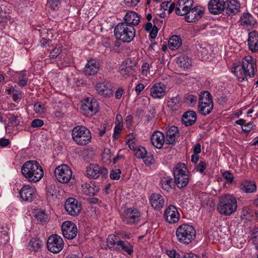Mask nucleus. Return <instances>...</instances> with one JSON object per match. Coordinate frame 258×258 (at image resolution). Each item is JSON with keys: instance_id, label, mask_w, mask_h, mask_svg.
<instances>
[{"instance_id": "obj_1", "label": "nucleus", "mask_w": 258, "mask_h": 258, "mask_svg": "<svg viewBox=\"0 0 258 258\" xmlns=\"http://www.w3.org/2000/svg\"><path fill=\"white\" fill-rule=\"evenodd\" d=\"M255 63L252 57L246 56L243 58L241 64H234L232 72L234 73L239 82L247 80V77L250 78L255 76L254 69Z\"/></svg>"}, {"instance_id": "obj_2", "label": "nucleus", "mask_w": 258, "mask_h": 258, "mask_svg": "<svg viewBox=\"0 0 258 258\" xmlns=\"http://www.w3.org/2000/svg\"><path fill=\"white\" fill-rule=\"evenodd\" d=\"M21 172L30 182H38L43 176V169L35 160H29L24 163L21 168Z\"/></svg>"}, {"instance_id": "obj_3", "label": "nucleus", "mask_w": 258, "mask_h": 258, "mask_svg": "<svg viewBox=\"0 0 258 258\" xmlns=\"http://www.w3.org/2000/svg\"><path fill=\"white\" fill-rule=\"evenodd\" d=\"M114 34L117 40L130 43L136 36V29L132 25L120 22L114 27Z\"/></svg>"}, {"instance_id": "obj_4", "label": "nucleus", "mask_w": 258, "mask_h": 258, "mask_svg": "<svg viewBox=\"0 0 258 258\" xmlns=\"http://www.w3.org/2000/svg\"><path fill=\"white\" fill-rule=\"evenodd\" d=\"M176 236L180 243L187 245L195 239L196 231L191 225L183 224L176 229Z\"/></svg>"}, {"instance_id": "obj_5", "label": "nucleus", "mask_w": 258, "mask_h": 258, "mask_svg": "<svg viewBox=\"0 0 258 258\" xmlns=\"http://www.w3.org/2000/svg\"><path fill=\"white\" fill-rule=\"evenodd\" d=\"M73 140L78 145L85 146L91 142L92 135L90 131L84 125H77L72 131Z\"/></svg>"}, {"instance_id": "obj_6", "label": "nucleus", "mask_w": 258, "mask_h": 258, "mask_svg": "<svg viewBox=\"0 0 258 258\" xmlns=\"http://www.w3.org/2000/svg\"><path fill=\"white\" fill-rule=\"evenodd\" d=\"M237 209L236 199L231 195H225L221 197L217 205V209L222 215H230Z\"/></svg>"}, {"instance_id": "obj_7", "label": "nucleus", "mask_w": 258, "mask_h": 258, "mask_svg": "<svg viewBox=\"0 0 258 258\" xmlns=\"http://www.w3.org/2000/svg\"><path fill=\"white\" fill-rule=\"evenodd\" d=\"M184 167L185 164L180 163L174 168V182L180 189L185 187L189 182L188 176L183 169Z\"/></svg>"}, {"instance_id": "obj_8", "label": "nucleus", "mask_w": 258, "mask_h": 258, "mask_svg": "<svg viewBox=\"0 0 258 258\" xmlns=\"http://www.w3.org/2000/svg\"><path fill=\"white\" fill-rule=\"evenodd\" d=\"M54 176L57 181L61 183H67L72 177V171L67 164H61L55 168Z\"/></svg>"}, {"instance_id": "obj_9", "label": "nucleus", "mask_w": 258, "mask_h": 258, "mask_svg": "<svg viewBox=\"0 0 258 258\" xmlns=\"http://www.w3.org/2000/svg\"><path fill=\"white\" fill-rule=\"evenodd\" d=\"M81 111L87 116L91 117L98 111V104L95 99L87 98L81 102Z\"/></svg>"}, {"instance_id": "obj_10", "label": "nucleus", "mask_w": 258, "mask_h": 258, "mask_svg": "<svg viewBox=\"0 0 258 258\" xmlns=\"http://www.w3.org/2000/svg\"><path fill=\"white\" fill-rule=\"evenodd\" d=\"M121 218L122 221L126 224H137L140 221L141 213L138 209L128 208L123 211Z\"/></svg>"}, {"instance_id": "obj_11", "label": "nucleus", "mask_w": 258, "mask_h": 258, "mask_svg": "<svg viewBox=\"0 0 258 258\" xmlns=\"http://www.w3.org/2000/svg\"><path fill=\"white\" fill-rule=\"evenodd\" d=\"M63 247V241L62 238L57 235L50 236L47 242V247L50 252L57 253L60 252Z\"/></svg>"}, {"instance_id": "obj_12", "label": "nucleus", "mask_w": 258, "mask_h": 258, "mask_svg": "<svg viewBox=\"0 0 258 258\" xmlns=\"http://www.w3.org/2000/svg\"><path fill=\"white\" fill-rule=\"evenodd\" d=\"M137 63L136 60L134 58H128L123 61L120 67L119 72L121 75L125 78L134 75Z\"/></svg>"}, {"instance_id": "obj_13", "label": "nucleus", "mask_w": 258, "mask_h": 258, "mask_svg": "<svg viewBox=\"0 0 258 258\" xmlns=\"http://www.w3.org/2000/svg\"><path fill=\"white\" fill-rule=\"evenodd\" d=\"M108 173L106 168L96 164H90L86 168V175L92 179H97L100 176H104Z\"/></svg>"}, {"instance_id": "obj_14", "label": "nucleus", "mask_w": 258, "mask_h": 258, "mask_svg": "<svg viewBox=\"0 0 258 258\" xmlns=\"http://www.w3.org/2000/svg\"><path fill=\"white\" fill-rule=\"evenodd\" d=\"M64 208L68 214L75 216L80 213L82 205L77 200L70 198L66 201Z\"/></svg>"}, {"instance_id": "obj_15", "label": "nucleus", "mask_w": 258, "mask_h": 258, "mask_svg": "<svg viewBox=\"0 0 258 258\" xmlns=\"http://www.w3.org/2000/svg\"><path fill=\"white\" fill-rule=\"evenodd\" d=\"M61 230L63 236L68 239H73L78 233L76 224L70 221H66L62 224Z\"/></svg>"}, {"instance_id": "obj_16", "label": "nucleus", "mask_w": 258, "mask_h": 258, "mask_svg": "<svg viewBox=\"0 0 258 258\" xmlns=\"http://www.w3.org/2000/svg\"><path fill=\"white\" fill-rule=\"evenodd\" d=\"M164 217L166 222L170 224H174L179 221L180 214L177 208L170 205L165 210Z\"/></svg>"}, {"instance_id": "obj_17", "label": "nucleus", "mask_w": 258, "mask_h": 258, "mask_svg": "<svg viewBox=\"0 0 258 258\" xmlns=\"http://www.w3.org/2000/svg\"><path fill=\"white\" fill-rule=\"evenodd\" d=\"M204 13V9L202 7L196 6L190 9L186 14L185 19L187 22H196L201 19Z\"/></svg>"}, {"instance_id": "obj_18", "label": "nucleus", "mask_w": 258, "mask_h": 258, "mask_svg": "<svg viewBox=\"0 0 258 258\" xmlns=\"http://www.w3.org/2000/svg\"><path fill=\"white\" fill-rule=\"evenodd\" d=\"M194 0H178L175 8L176 14L179 16H184L191 9Z\"/></svg>"}, {"instance_id": "obj_19", "label": "nucleus", "mask_w": 258, "mask_h": 258, "mask_svg": "<svg viewBox=\"0 0 258 258\" xmlns=\"http://www.w3.org/2000/svg\"><path fill=\"white\" fill-rule=\"evenodd\" d=\"M19 194L23 201L31 202L35 197V189L32 186L24 185L20 190Z\"/></svg>"}, {"instance_id": "obj_20", "label": "nucleus", "mask_w": 258, "mask_h": 258, "mask_svg": "<svg viewBox=\"0 0 258 258\" xmlns=\"http://www.w3.org/2000/svg\"><path fill=\"white\" fill-rule=\"evenodd\" d=\"M112 89V84L109 82L99 83L96 86L98 93L104 97H110L113 95Z\"/></svg>"}, {"instance_id": "obj_21", "label": "nucleus", "mask_w": 258, "mask_h": 258, "mask_svg": "<svg viewBox=\"0 0 258 258\" xmlns=\"http://www.w3.org/2000/svg\"><path fill=\"white\" fill-rule=\"evenodd\" d=\"M224 0H210L208 4V9L210 13L218 15L224 10Z\"/></svg>"}, {"instance_id": "obj_22", "label": "nucleus", "mask_w": 258, "mask_h": 258, "mask_svg": "<svg viewBox=\"0 0 258 258\" xmlns=\"http://www.w3.org/2000/svg\"><path fill=\"white\" fill-rule=\"evenodd\" d=\"M239 8L240 4L237 0H227L225 2L224 12L228 16L236 14Z\"/></svg>"}, {"instance_id": "obj_23", "label": "nucleus", "mask_w": 258, "mask_h": 258, "mask_svg": "<svg viewBox=\"0 0 258 258\" xmlns=\"http://www.w3.org/2000/svg\"><path fill=\"white\" fill-rule=\"evenodd\" d=\"M166 89V86L164 84L156 83L150 89V95L155 99L161 98L165 95Z\"/></svg>"}, {"instance_id": "obj_24", "label": "nucleus", "mask_w": 258, "mask_h": 258, "mask_svg": "<svg viewBox=\"0 0 258 258\" xmlns=\"http://www.w3.org/2000/svg\"><path fill=\"white\" fill-rule=\"evenodd\" d=\"M100 69L99 62L95 59H90L86 64L84 73L85 76H90L96 75Z\"/></svg>"}, {"instance_id": "obj_25", "label": "nucleus", "mask_w": 258, "mask_h": 258, "mask_svg": "<svg viewBox=\"0 0 258 258\" xmlns=\"http://www.w3.org/2000/svg\"><path fill=\"white\" fill-rule=\"evenodd\" d=\"M151 142L155 148L160 149L162 148L164 143H166L165 136L160 131H155L151 136Z\"/></svg>"}, {"instance_id": "obj_26", "label": "nucleus", "mask_w": 258, "mask_h": 258, "mask_svg": "<svg viewBox=\"0 0 258 258\" xmlns=\"http://www.w3.org/2000/svg\"><path fill=\"white\" fill-rule=\"evenodd\" d=\"M179 137V131L177 127L175 126H171L167 131L165 139L166 144L167 145H174L176 140Z\"/></svg>"}, {"instance_id": "obj_27", "label": "nucleus", "mask_w": 258, "mask_h": 258, "mask_svg": "<svg viewBox=\"0 0 258 258\" xmlns=\"http://www.w3.org/2000/svg\"><path fill=\"white\" fill-rule=\"evenodd\" d=\"M150 203L155 210H160L164 207L165 200L162 195L153 193L150 197Z\"/></svg>"}, {"instance_id": "obj_28", "label": "nucleus", "mask_w": 258, "mask_h": 258, "mask_svg": "<svg viewBox=\"0 0 258 258\" xmlns=\"http://www.w3.org/2000/svg\"><path fill=\"white\" fill-rule=\"evenodd\" d=\"M140 16L136 13L133 11L127 12L123 17L124 22L122 23H126L128 25L137 26L140 22Z\"/></svg>"}, {"instance_id": "obj_29", "label": "nucleus", "mask_w": 258, "mask_h": 258, "mask_svg": "<svg viewBox=\"0 0 258 258\" xmlns=\"http://www.w3.org/2000/svg\"><path fill=\"white\" fill-rule=\"evenodd\" d=\"M248 47L252 52L258 51V32L253 31L249 33L248 39Z\"/></svg>"}, {"instance_id": "obj_30", "label": "nucleus", "mask_w": 258, "mask_h": 258, "mask_svg": "<svg viewBox=\"0 0 258 258\" xmlns=\"http://www.w3.org/2000/svg\"><path fill=\"white\" fill-rule=\"evenodd\" d=\"M182 122L186 126L194 124L197 120V115L194 111H188L184 112L182 116Z\"/></svg>"}, {"instance_id": "obj_31", "label": "nucleus", "mask_w": 258, "mask_h": 258, "mask_svg": "<svg viewBox=\"0 0 258 258\" xmlns=\"http://www.w3.org/2000/svg\"><path fill=\"white\" fill-rule=\"evenodd\" d=\"M239 188L245 193H253L256 191V185L253 181L245 180L240 183Z\"/></svg>"}, {"instance_id": "obj_32", "label": "nucleus", "mask_w": 258, "mask_h": 258, "mask_svg": "<svg viewBox=\"0 0 258 258\" xmlns=\"http://www.w3.org/2000/svg\"><path fill=\"white\" fill-rule=\"evenodd\" d=\"M82 192L86 195L93 196L98 191V188L91 183H85L82 185Z\"/></svg>"}, {"instance_id": "obj_33", "label": "nucleus", "mask_w": 258, "mask_h": 258, "mask_svg": "<svg viewBox=\"0 0 258 258\" xmlns=\"http://www.w3.org/2000/svg\"><path fill=\"white\" fill-rule=\"evenodd\" d=\"M181 105V97L179 95L172 97L167 101V106L172 110H177Z\"/></svg>"}, {"instance_id": "obj_34", "label": "nucleus", "mask_w": 258, "mask_h": 258, "mask_svg": "<svg viewBox=\"0 0 258 258\" xmlns=\"http://www.w3.org/2000/svg\"><path fill=\"white\" fill-rule=\"evenodd\" d=\"M181 39L178 35H173L169 39V47L172 50L177 49L181 45Z\"/></svg>"}, {"instance_id": "obj_35", "label": "nucleus", "mask_w": 258, "mask_h": 258, "mask_svg": "<svg viewBox=\"0 0 258 258\" xmlns=\"http://www.w3.org/2000/svg\"><path fill=\"white\" fill-rule=\"evenodd\" d=\"M176 62L178 66L183 69H187L191 65V59L185 55L179 56Z\"/></svg>"}, {"instance_id": "obj_36", "label": "nucleus", "mask_w": 258, "mask_h": 258, "mask_svg": "<svg viewBox=\"0 0 258 258\" xmlns=\"http://www.w3.org/2000/svg\"><path fill=\"white\" fill-rule=\"evenodd\" d=\"M118 237L113 234L109 235L106 240L107 246L111 249H119L118 244Z\"/></svg>"}, {"instance_id": "obj_37", "label": "nucleus", "mask_w": 258, "mask_h": 258, "mask_svg": "<svg viewBox=\"0 0 258 258\" xmlns=\"http://www.w3.org/2000/svg\"><path fill=\"white\" fill-rule=\"evenodd\" d=\"M239 22L242 26H251L255 23L252 16L249 13L243 14L241 17Z\"/></svg>"}, {"instance_id": "obj_38", "label": "nucleus", "mask_w": 258, "mask_h": 258, "mask_svg": "<svg viewBox=\"0 0 258 258\" xmlns=\"http://www.w3.org/2000/svg\"><path fill=\"white\" fill-rule=\"evenodd\" d=\"M213 109V103H206L205 104H199V112L203 115L210 114Z\"/></svg>"}, {"instance_id": "obj_39", "label": "nucleus", "mask_w": 258, "mask_h": 258, "mask_svg": "<svg viewBox=\"0 0 258 258\" xmlns=\"http://www.w3.org/2000/svg\"><path fill=\"white\" fill-rule=\"evenodd\" d=\"M173 179L170 177H163L160 182L161 187L165 191H169L172 188Z\"/></svg>"}, {"instance_id": "obj_40", "label": "nucleus", "mask_w": 258, "mask_h": 258, "mask_svg": "<svg viewBox=\"0 0 258 258\" xmlns=\"http://www.w3.org/2000/svg\"><path fill=\"white\" fill-rule=\"evenodd\" d=\"M118 247L119 249H121L125 251L128 254H132L133 252V246L127 241H118Z\"/></svg>"}, {"instance_id": "obj_41", "label": "nucleus", "mask_w": 258, "mask_h": 258, "mask_svg": "<svg viewBox=\"0 0 258 258\" xmlns=\"http://www.w3.org/2000/svg\"><path fill=\"white\" fill-rule=\"evenodd\" d=\"M213 102L212 96L208 91H204L201 93L199 97V104H205L206 103Z\"/></svg>"}, {"instance_id": "obj_42", "label": "nucleus", "mask_w": 258, "mask_h": 258, "mask_svg": "<svg viewBox=\"0 0 258 258\" xmlns=\"http://www.w3.org/2000/svg\"><path fill=\"white\" fill-rule=\"evenodd\" d=\"M7 118L8 119V123L5 126V128L6 130H7V128L9 126H17L19 123V121L18 119V117L14 115L13 114H8L7 115Z\"/></svg>"}, {"instance_id": "obj_43", "label": "nucleus", "mask_w": 258, "mask_h": 258, "mask_svg": "<svg viewBox=\"0 0 258 258\" xmlns=\"http://www.w3.org/2000/svg\"><path fill=\"white\" fill-rule=\"evenodd\" d=\"M34 216L37 220L41 223H45L48 218L47 214L42 210L36 211Z\"/></svg>"}, {"instance_id": "obj_44", "label": "nucleus", "mask_w": 258, "mask_h": 258, "mask_svg": "<svg viewBox=\"0 0 258 258\" xmlns=\"http://www.w3.org/2000/svg\"><path fill=\"white\" fill-rule=\"evenodd\" d=\"M251 241L256 249H258V228H255L251 231Z\"/></svg>"}, {"instance_id": "obj_45", "label": "nucleus", "mask_w": 258, "mask_h": 258, "mask_svg": "<svg viewBox=\"0 0 258 258\" xmlns=\"http://www.w3.org/2000/svg\"><path fill=\"white\" fill-rule=\"evenodd\" d=\"M135 155L138 158L143 159L145 157V156L147 155V151L145 148L143 147H139L138 149H136Z\"/></svg>"}, {"instance_id": "obj_46", "label": "nucleus", "mask_w": 258, "mask_h": 258, "mask_svg": "<svg viewBox=\"0 0 258 258\" xmlns=\"http://www.w3.org/2000/svg\"><path fill=\"white\" fill-rule=\"evenodd\" d=\"M61 0H48L47 4L51 9L57 10L59 8Z\"/></svg>"}, {"instance_id": "obj_47", "label": "nucleus", "mask_w": 258, "mask_h": 258, "mask_svg": "<svg viewBox=\"0 0 258 258\" xmlns=\"http://www.w3.org/2000/svg\"><path fill=\"white\" fill-rule=\"evenodd\" d=\"M29 245L32 247L33 250L37 251L41 245V242L37 239H32L29 242Z\"/></svg>"}, {"instance_id": "obj_48", "label": "nucleus", "mask_w": 258, "mask_h": 258, "mask_svg": "<svg viewBox=\"0 0 258 258\" xmlns=\"http://www.w3.org/2000/svg\"><path fill=\"white\" fill-rule=\"evenodd\" d=\"M83 155L85 160L88 161L92 159L95 156L94 151L90 149H86L84 150L83 151Z\"/></svg>"}, {"instance_id": "obj_49", "label": "nucleus", "mask_w": 258, "mask_h": 258, "mask_svg": "<svg viewBox=\"0 0 258 258\" xmlns=\"http://www.w3.org/2000/svg\"><path fill=\"white\" fill-rule=\"evenodd\" d=\"M61 52V46H56L49 53L50 58H56Z\"/></svg>"}, {"instance_id": "obj_50", "label": "nucleus", "mask_w": 258, "mask_h": 258, "mask_svg": "<svg viewBox=\"0 0 258 258\" xmlns=\"http://www.w3.org/2000/svg\"><path fill=\"white\" fill-rule=\"evenodd\" d=\"M197 101V97L192 94H187L185 96V102L189 105H193L196 104Z\"/></svg>"}, {"instance_id": "obj_51", "label": "nucleus", "mask_w": 258, "mask_h": 258, "mask_svg": "<svg viewBox=\"0 0 258 258\" xmlns=\"http://www.w3.org/2000/svg\"><path fill=\"white\" fill-rule=\"evenodd\" d=\"M34 109L36 113L41 114L45 111L44 105L42 103L38 102L34 105Z\"/></svg>"}, {"instance_id": "obj_52", "label": "nucleus", "mask_w": 258, "mask_h": 258, "mask_svg": "<svg viewBox=\"0 0 258 258\" xmlns=\"http://www.w3.org/2000/svg\"><path fill=\"white\" fill-rule=\"evenodd\" d=\"M122 122L116 123V125L114 129V138L115 139L118 138V136L122 131Z\"/></svg>"}, {"instance_id": "obj_53", "label": "nucleus", "mask_w": 258, "mask_h": 258, "mask_svg": "<svg viewBox=\"0 0 258 258\" xmlns=\"http://www.w3.org/2000/svg\"><path fill=\"white\" fill-rule=\"evenodd\" d=\"M47 194L53 197L57 194V189L56 186L54 184L48 185L47 187Z\"/></svg>"}, {"instance_id": "obj_54", "label": "nucleus", "mask_w": 258, "mask_h": 258, "mask_svg": "<svg viewBox=\"0 0 258 258\" xmlns=\"http://www.w3.org/2000/svg\"><path fill=\"white\" fill-rule=\"evenodd\" d=\"M26 78L27 75L26 72L25 71H22L16 73L14 77L15 82L18 81V80H22Z\"/></svg>"}, {"instance_id": "obj_55", "label": "nucleus", "mask_w": 258, "mask_h": 258, "mask_svg": "<svg viewBox=\"0 0 258 258\" xmlns=\"http://www.w3.org/2000/svg\"><path fill=\"white\" fill-rule=\"evenodd\" d=\"M111 157L110 150L109 149H105L102 154V159L104 162L110 161Z\"/></svg>"}, {"instance_id": "obj_56", "label": "nucleus", "mask_w": 258, "mask_h": 258, "mask_svg": "<svg viewBox=\"0 0 258 258\" xmlns=\"http://www.w3.org/2000/svg\"><path fill=\"white\" fill-rule=\"evenodd\" d=\"M223 177L227 180L228 182L230 183H231L233 181V175L229 171H225L223 173Z\"/></svg>"}, {"instance_id": "obj_57", "label": "nucleus", "mask_w": 258, "mask_h": 258, "mask_svg": "<svg viewBox=\"0 0 258 258\" xmlns=\"http://www.w3.org/2000/svg\"><path fill=\"white\" fill-rule=\"evenodd\" d=\"M120 174L121 171L119 169L112 170L110 174V177L112 179L117 180L120 178Z\"/></svg>"}, {"instance_id": "obj_58", "label": "nucleus", "mask_w": 258, "mask_h": 258, "mask_svg": "<svg viewBox=\"0 0 258 258\" xmlns=\"http://www.w3.org/2000/svg\"><path fill=\"white\" fill-rule=\"evenodd\" d=\"M150 68V65L149 63L148 62H143L142 66V74L145 76H147L149 74Z\"/></svg>"}, {"instance_id": "obj_59", "label": "nucleus", "mask_w": 258, "mask_h": 258, "mask_svg": "<svg viewBox=\"0 0 258 258\" xmlns=\"http://www.w3.org/2000/svg\"><path fill=\"white\" fill-rule=\"evenodd\" d=\"M145 164L149 166L154 163V159L152 155H145L143 158Z\"/></svg>"}, {"instance_id": "obj_60", "label": "nucleus", "mask_w": 258, "mask_h": 258, "mask_svg": "<svg viewBox=\"0 0 258 258\" xmlns=\"http://www.w3.org/2000/svg\"><path fill=\"white\" fill-rule=\"evenodd\" d=\"M44 124L43 121L39 119H35L32 122L31 125L33 127H39Z\"/></svg>"}, {"instance_id": "obj_61", "label": "nucleus", "mask_w": 258, "mask_h": 258, "mask_svg": "<svg viewBox=\"0 0 258 258\" xmlns=\"http://www.w3.org/2000/svg\"><path fill=\"white\" fill-rule=\"evenodd\" d=\"M206 168V164L204 161H200L199 164L196 165V169L201 173H203Z\"/></svg>"}, {"instance_id": "obj_62", "label": "nucleus", "mask_w": 258, "mask_h": 258, "mask_svg": "<svg viewBox=\"0 0 258 258\" xmlns=\"http://www.w3.org/2000/svg\"><path fill=\"white\" fill-rule=\"evenodd\" d=\"M158 29L157 27L154 25L152 29L150 30V36L151 38H155L158 33Z\"/></svg>"}, {"instance_id": "obj_63", "label": "nucleus", "mask_w": 258, "mask_h": 258, "mask_svg": "<svg viewBox=\"0 0 258 258\" xmlns=\"http://www.w3.org/2000/svg\"><path fill=\"white\" fill-rule=\"evenodd\" d=\"M140 0H124L125 3L130 7L136 6Z\"/></svg>"}, {"instance_id": "obj_64", "label": "nucleus", "mask_w": 258, "mask_h": 258, "mask_svg": "<svg viewBox=\"0 0 258 258\" xmlns=\"http://www.w3.org/2000/svg\"><path fill=\"white\" fill-rule=\"evenodd\" d=\"M22 96V92L16 90V92L14 93L12 95L13 100L16 102L18 100L21 99Z\"/></svg>"}]
</instances>
